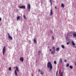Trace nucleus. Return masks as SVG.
<instances>
[{
    "label": "nucleus",
    "mask_w": 76,
    "mask_h": 76,
    "mask_svg": "<svg viewBox=\"0 0 76 76\" xmlns=\"http://www.w3.org/2000/svg\"><path fill=\"white\" fill-rule=\"evenodd\" d=\"M49 51H51V49L49 50Z\"/></svg>",
    "instance_id": "37"
},
{
    "label": "nucleus",
    "mask_w": 76,
    "mask_h": 76,
    "mask_svg": "<svg viewBox=\"0 0 76 76\" xmlns=\"http://www.w3.org/2000/svg\"><path fill=\"white\" fill-rule=\"evenodd\" d=\"M31 75L32 76H33V74H32V73H31Z\"/></svg>",
    "instance_id": "39"
},
{
    "label": "nucleus",
    "mask_w": 76,
    "mask_h": 76,
    "mask_svg": "<svg viewBox=\"0 0 76 76\" xmlns=\"http://www.w3.org/2000/svg\"><path fill=\"white\" fill-rule=\"evenodd\" d=\"M61 47H62V48H63L64 49V48H65L64 47V45H61Z\"/></svg>",
    "instance_id": "20"
},
{
    "label": "nucleus",
    "mask_w": 76,
    "mask_h": 76,
    "mask_svg": "<svg viewBox=\"0 0 76 76\" xmlns=\"http://www.w3.org/2000/svg\"><path fill=\"white\" fill-rule=\"evenodd\" d=\"M56 52V50H53V51H52L51 52V53L52 54H55V52Z\"/></svg>",
    "instance_id": "8"
},
{
    "label": "nucleus",
    "mask_w": 76,
    "mask_h": 76,
    "mask_svg": "<svg viewBox=\"0 0 76 76\" xmlns=\"http://www.w3.org/2000/svg\"><path fill=\"white\" fill-rule=\"evenodd\" d=\"M52 38L53 39V40H54V37L52 36Z\"/></svg>",
    "instance_id": "31"
},
{
    "label": "nucleus",
    "mask_w": 76,
    "mask_h": 76,
    "mask_svg": "<svg viewBox=\"0 0 76 76\" xmlns=\"http://www.w3.org/2000/svg\"><path fill=\"white\" fill-rule=\"evenodd\" d=\"M58 75V71H57L56 73V76Z\"/></svg>",
    "instance_id": "27"
},
{
    "label": "nucleus",
    "mask_w": 76,
    "mask_h": 76,
    "mask_svg": "<svg viewBox=\"0 0 76 76\" xmlns=\"http://www.w3.org/2000/svg\"><path fill=\"white\" fill-rule=\"evenodd\" d=\"M55 8L56 9H57V7H56V6L55 7Z\"/></svg>",
    "instance_id": "36"
},
{
    "label": "nucleus",
    "mask_w": 76,
    "mask_h": 76,
    "mask_svg": "<svg viewBox=\"0 0 76 76\" xmlns=\"http://www.w3.org/2000/svg\"><path fill=\"white\" fill-rule=\"evenodd\" d=\"M53 15V11L52 10V9H51L50 10V15L51 16Z\"/></svg>",
    "instance_id": "7"
},
{
    "label": "nucleus",
    "mask_w": 76,
    "mask_h": 76,
    "mask_svg": "<svg viewBox=\"0 0 76 76\" xmlns=\"http://www.w3.org/2000/svg\"><path fill=\"white\" fill-rule=\"evenodd\" d=\"M9 70H10V71L12 70V69H11V67H10L9 68Z\"/></svg>",
    "instance_id": "29"
},
{
    "label": "nucleus",
    "mask_w": 76,
    "mask_h": 76,
    "mask_svg": "<svg viewBox=\"0 0 76 76\" xmlns=\"http://www.w3.org/2000/svg\"><path fill=\"white\" fill-rule=\"evenodd\" d=\"M69 43H70V42H68L67 43V45H69Z\"/></svg>",
    "instance_id": "34"
},
{
    "label": "nucleus",
    "mask_w": 76,
    "mask_h": 76,
    "mask_svg": "<svg viewBox=\"0 0 76 76\" xmlns=\"http://www.w3.org/2000/svg\"><path fill=\"white\" fill-rule=\"evenodd\" d=\"M73 36L74 37H76V33H74L73 34Z\"/></svg>",
    "instance_id": "14"
},
{
    "label": "nucleus",
    "mask_w": 76,
    "mask_h": 76,
    "mask_svg": "<svg viewBox=\"0 0 76 76\" xmlns=\"http://www.w3.org/2000/svg\"><path fill=\"white\" fill-rule=\"evenodd\" d=\"M47 67L48 68H50L49 71L50 72H51L52 69H53V66H52V64L51 63V62H49L47 64Z\"/></svg>",
    "instance_id": "1"
},
{
    "label": "nucleus",
    "mask_w": 76,
    "mask_h": 76,
    "mask_svg": "<svg viewBox=\"0 0 76 76\" xmlns=\"http://www.w3.org/2000/svg\"><path fill=\"white\" fill-rule=\"evenodd\" d=\"M7 34L9 38V39L11 41L12 40H13V38L12 37L10 36V34H9V33H7Z\"/></svg>",
    "instance_id": "2"
},
{
    "label": "nucleus",
    "mask_w": 76,
    "mask_h": 76,
    "mask_svg": "<svg viewBox=\"0 0 76 76\" xmlns=\"http://www.w3.org/2000/svg\"><path fill=\"white\" fill-rule=\"evenodd\" d=\"M69 66V64H66V67H68Z\"/></svg>",
    "instance_id": "25"
},
{
    "label": "nucleus",
    "mask_w": 76,
    "mask_h": 76,
    "mask_svg": "<svg viewBox=\"0 0 76 76\" xmlns=\"http://www.w3.org/2000/svg\"><path fill=\"white\" fill-rule=\"evenodd\" d=\"M23 18H24V19H26V17H25V15H23Z\"/></svg>",
    "instance_id": "28"
},
{
    "label": "nucleus",
    "mask_w": 76,
    "mask_h": 76,
    "mask_svg": "<svg viewBox=\"0 0 76 76\" xmlns=\"http://www.w3.org/2000/svg\"><path fill=\"white\" fill-rule=\"evenodd\" d=\"M60 76H63V72H61Z\"/></svg>",
    "instance_id": "22"
},
{
    "label": "nucleus",
    "mask_w": 76,
    "mask_h": 76,
    "mask_svg": "<svg viewBox=\"0 0 76 76\" xmlns=\"http://www.w3.org/2000/svg\"><path fill=\"white\" fill-rule=\"evenodd\" d=\"M67 36H69V34H67Z\"/></svg>",
    "instance_id": "41"
},
{
    "label": "nucleus",
    "mask_w": 76,
    "mask_h": 76,
    "mask_svg": "<svg viewBox=\"0 0 76 76\" xmlns=\"http://www.w3.org/2000/svg\"><path fill=\"white\" fill-rule=\"evenodd\" d=\"M74 15H75V14H74Z\"/></svg>",
    "instance_id": "44"
},
{
    "label": "nucleus",
    "mask_w": 76,
    "mask_h": 76,
    "mask_svg": "<svg viewBox=\"0 0 76 76\" xmlns=\"http://www.w3.org/2000/svg\"><path fill=\"white\" fill-rule=\"evenodd\" d=\"M5 51H6V48H5V46H4L3 48V55H4V53H5Z\"/></svg>",
    "instance_id": "3"
},
{
    "label": "nucleus",
    "mask_w": 76,
    "mask_h": 76,
    "mask_svg": "<svg viewBox=\"0 0 76 76\" xmlns=\"http://www.w3.org/2000/svg\"><path fill=\"white\" fill-rule=\"evenodd\" d=\"M1 18H0V22H1Z\"/></svg>",
    "instance_id": "33"
},
{
    "label": "nucleus",
    "mask_w": 76,
    "mask_h": 76,
    "mask_svg": "<svg viewBox=\"0 0 76 76\" xmlns=\"http://www.w3.org/2000/svg\"><path fill=\"white\" fill-rule=\"evenodd\" d=\"M20 16H18L17 17V19L18 20H19V19H20Z\"/></svg>",
    "instance_id": "16"
},
{
    "label": "nucleus",
    "mask_w": 76,
    "mask_h": 76,
    "mask_svg": "<svg viewBox=\"0 0 76 76\" xmlns=\"http://www.w3.org/2000/svg\"><path fill=\"white\" fill-rule=\"evenodd\" d=\"M38 72H41V71H40V69H39Z\"/></svg>",
    "instance_id": "35"
},
{
    "label": "nucleus",
    "mask_w": 76,
    "mask_h": 76,
    "mask_svg": "<svg viewBox=\"0 0 76 76\" xmlns=\"http://www.w3.org/2000/svg\"><path fill=\"white\" fill-rule=\"evenodd\" d=\"M38 54H39V55H40L41 54V51H39L38 52Z\"/></svg>",
    "instance_id": "21"
},
{
    "label": "nucleus",
    "mask_w": 76,
    "mask_h": 76,
    "mask_svg": "<svg viewBox=\"0 0 76 76\" xmlns=\"http://www.w3.org/2000/svg\"><path fill=\"white\" fill-rule=\"evenodd\" d=\"M20 9H26V7L25 6H22L19 7Z\"/></svg>",
    "instance_id": "4"
},
{
    "label": "nucleus",
    "mask_w": 76,
    "mask_h": 76,
    "mask_svg": "<svg viewBox=\"0 0 76 76\" xmlns=\"http://www.w3.org/2000/svg\"><path fill=\"white\" fill-rule=\"evenodd\" d=\"M28 8L29 12H30V10L31 9V5L29 4H28Z\"/></svg>",
    "instance_id": "5"
},
{
    "label": "nucleus",
    "mask_w": 76,
    "mask_h": 76,
    "mask_svg": "<svg viewBox=\"0 0 76 76\" xmlns=\"http://www.w3.org/2000/svg\"><path fill=\"white\" fill-rule=\"evenodd\" d=\"M75 39L76 40V38H75Z\"/></svg>",
    "instance_id": "43"
},
{
    "label": "nucleus",
    "mask_w": 76,
    "mask_h": 76,
    "mask_svg": "<svg viewBox=\"0 0 76 76\" xmlns=\"http://www.w3.org/2000/svg\"><path fill=\"white\" fill-rule=\"evenodd\" d=\"M54 64H57V62H56V61H54Z\"/></svg>",
    "instance_id": "26"
},
{
    "label": "nucleus",
    "mask_w": 76,
    "mask_h": 76,
    "mask_svg": "<svg viewBox=\"0 0 76 76\" xmlns=\"http://www.w3.org/2000/svg\"><path fill=\"white\" fill-rule=\"evenodd\" d=\"M20 60L22 62H23V57H21L20 58Z\"/></svg>",
    "instance_id": "6"
},
{
    "label": "nucleus",
    "mask_w": 76,
    "mask_h": 76,
    "mask_svg": "<svg viewBox=\"0 0 76 76\" xmlns=\"http://www.w3.org/2000/svg\"><path fill=\"white\" fill-rule=\"evenodd\" d=\"M64 62H67V60H64Z\"/></svg>",
    "instance_id": "32"
},
{
    "label": "nucleus",
    "mask_w": 76,
    "mask_h": 76,
    "mask_svg": "<svg viewBox=\"0 0 76 76\" xmlns=\"http://www.w3.org/2000/svg\"><path fill=\"white\" fill-rule=\"evenodd\" d=\"M72 43L73 45L74 46H75V43H74V42H73V41L72 42Z\"/></svg>",
    "instance_id": "13"
},
{
    "label": "nucleus",
    "mask_w": 76,
    "mask_h": 76,
    "mask_svg": "<svg viewBox=\"0 0 76 76\" xmlns=\"http://www.w3.org/2000/svg\"><path fill=\"white\" fill-rule=\"evenodd\" d=\"M15 69H16V70H17V71H18V72H19V69H18V66H17L16 67H15Z\"/></svg>",
    "instance_id": "9"
},
{
    "label": "nucleus",
    "mask_w": 76,
    "mask_h": 76,
    "mask_svg": "<svg viewBox=\"0 0 76 76\" xmlns=\"http://www.w3.org/2000/svg\"><path fill=\"white\" fill-rule=\"evenodd\" d=\"M29 41L30 42H31L30 40H29Z\"/></svg>",
    "instance_id": "40"
},
{
    "label": "nucleus",
    "mask_w": 76,
    "mask_h": 76,
    "mask_svg": "<svg viewBox=\"0 0 76 76\" xmlns=\"http://www.w3.org/2000/svg\"><path fill=\"white\" fill-rule=\"evenodd\" d=\"M60 50V48H58L56 49V51H58Z\"/></svg>",
    "instance_id": "18"
},
{
    "label": "nucleus",
    "mask_w": 76,
    "mask_h": 76,
    "mask_svg": "<svg viewBox=\"0 0 76 76\" xmlns=\"http://www.w3.org/2000/svg\"><path fill=\"white\" fill-rule=\"evenodd\" d=\"M70 36H72V35H70Z\"/></svg>",
    "instance_id": "42"
},
{
    "label": "nucleus",
    "mask_w": 76,
    "mask_h": 76,
    "mask_svg": "<svg viewBox=\"0 0 76 76\" xmlns=\"http://www.w3.org/2000/svg\"><path fill=\"white\" fill-rule=\"evenodd\" d=\"M50 1L51 6H52V5H53V4L52 3V0H50Z\"/></svg>",
    "instance_id": "12"
},
{
    "label": "nucleus",
    "mask_w": 76,
    "mask_h": 76,
    "mask_svg": "<svg viewBox=\"0 0 76 76\" xmlns=\"http://www.w3.org/2000/svg\"><path fill=\"white\" fill-rule=\"evenodd\" d=\"M53 50L56 51V49H55V47H53Z\"/></svg>",
    "instance_id": "24"
},
{
    "label": "nucleus",
    "mask_w": 76,
    "mask_h": 76,
    "mask_svg": "<svg viewBox=\"0 0 76 76\" xmlns=\"http://www.w3.org/2000/svg\"><path fill=\"white\" fill-rule=\"evenodd\" d=\"M61 7H64V5L63 4H61Z\"/></svg>",
    "instance_id": "11"
},
{
    "label": "nucleus",
    "mask_w": 76,
    "mask_h": 76,
    "mask_svg": "<svg viewBox=\"0 0 76 76\" xmlns=\"http://www.w3.org/2000/svg\"><path fill=\"white\" fill-rule=\"evenodd\" d=\"M69 67L70 69H73V66H72V65L69 66Z\"/></svg>",
    "instance_id": "23"
},
{
    "label": "nucleus",
    "mask_w": 76,
    "mask_h": 76,
    "mask_svg": "<svg viewBox=\"0 0 76 76\" xmlns=\"http://www.w3.org/2000/svg\"><path fill=\"white\" fill-rule=\"evenodd\" d=\"M48 48H49V46L48 47Z\"/></svg>",
    "instance_id": "45"
},
{
    "label": "nucleus",
    "mask_w": 76,
    "mask_h": 76,
    "mask_svg": "<svg viewBox=\"0 0 76 76\" xmlns=\"http://www.w3.org/2000/svg\"><path fill=\"white\" fill-rule=\"evenodd\" d=\"M50 33H51V34H53V31H52V30H50Z\"/></svg>",
    "instance_id": "30"
},
{
    "label": "nucleus",
    "mask_w": 76,
    "mask_h": 76,
    "mask_svg": "<svg viewBox=\"0 0 76 76\" xmlns=\"http://www.w3.org/2000/svg\"><path fill=\"white\" fill-rule=\"evenodd\" d=\"M40 73L41 74V75H43L44 74V72L42 71H40Z\"/></svg>",
    "instance_id": "19"
},
{
    "label": "nucleus",
    "mask_w": 76,
    "mask_h": 76,
    "mask_svg": "<svg viewBox=\"0 0 76 76\" xmlns=\"http://www.w3.org/2000/svg\"><path fill=\"white\" fill-rule=\"evenodd\" d=\"M34 43H36V42H37V40H36V39L35 38H34Z\"/></svg>",
    "instance_id": "17"
},
{
    "label": "nucleus",
    "mask_w": 76,
    "mask_h": 76,
    "mask_svg": "<svg viewBox=\"0 0 76 76\" xmlns=\"http://www.w3.org/2000/svg\"><path fill=\"white\" fill-rule=\"evenodd\" d=\"M62 59H60L59 60V63H62Z\"/></svg>",
    "instance_id": "15"
},
{
    "label": "nucleus",
    "mask_w": 76,
    "mask_h": 76,
    "mask_svg": "<svg viewBox=\"0 0 76 76\" xmlns=\"http://www.w3.org/2000/svg\"><path fill=\"white\" fill-rule=\"evenodd\" d=\"M15 76H18V74L17 73V72H16V70H15Z\"/></svg>",
    "instance_id": "10"
},
{
    "label": "nucleus",
    "mask_w": 76,
    "mask_h": 76,
    "mask_svg": "<svg viewBox=\"0 0 76 76\" xmlns=\"http://www.w3.org/2000/svg\"><path fill=\"white\" fill-rule=\"evenodd\" d=\"M75 66H76V61L75 62Z\"/></svg>",
    "instance_id": "38"
}]
</instances>
